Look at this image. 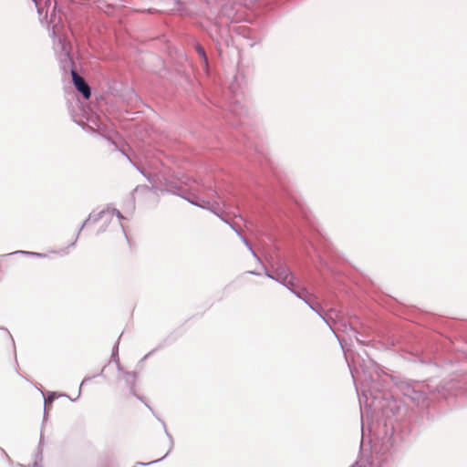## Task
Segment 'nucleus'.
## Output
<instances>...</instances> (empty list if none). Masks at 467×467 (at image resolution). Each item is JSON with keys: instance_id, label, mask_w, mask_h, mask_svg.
Here are the masks:
<instances>
[{"instance_id": "obj_12", "label": "nucleus", "mask_w": 467, "mask_h": 467, "mask_svg": "<svg viewBox=\"0 0 467 467\" xmlns=\"http://www.w3.org/2000/svg\"><path fill=\"white\" fill-rule=\"evenodd\" d=\"M16 254H23V255H26V256L36 257V258H46V257H47V254L17 250V251H15V252H12V253H9V254H1L0 255V259L3 258V257H5V256H12V255H16Z\"/></svg>"}, {"instance_id": "obj_18", "label": "nucleus", "mask_w": 467, "mask_h": 467, "mask_svg": "<svg viewBox=\"0 0 467 467\" xmlns=\"http://www.w3.org/2000/svg\"><path fill=\"white\" fill-rule=\"evenodd\" d=\"M231 110L233 112L238 114L240 116V118H242L243 115H246L247 114V110L242 105H236Z\"/></svg>"}, {"instance_id": "obj_20", "label": "nucleus", "mask_w": 467, "mask_h": 467, "mask_svg": "<svg viewBox=\"0 0 467 467\" xmlns=\"http://www.w3.org/2000/svg\"><path fill=\"white\" fill-rule=\"evenodd\" d=\"M57 399V394L55 392H48L47 397H45V407L51 404Z\"/></svg>"}, {"instance_id": "obj_21", "label": "nucleus", "mask_w": 467, "mask_h": 467, "mask_svg": "<svg viewBox=\"0 0 467 467\" xmlns=\"http://www.w3.org/2000/svg\"><path fill=\"white\" fill-rule=\"evenodd\" d=\"M240 238L242 239V241L244 242V244H245V246L248 247V249L251 251L252 254L254 255V257H255L258 261L260 260L259 257L257 256V254L254 253V251L253 250L250 243L247 241V239L241 235Z\"/></svg>"}, {"instance_id": "obj_35", "label": "nucleus", "mask_w": 467, "mask_h": 467, "mask_svg": "<svg viewBox=\"0 0 467 467\" xmlns=\"http://www.w3.org/2000/svg\"><path fill=\"white\" fill-rule=\"evenodd\" d=\"M291 293L294 294L297 298L300 297L299 289H293Z\"/></svg>"}, {"instance_id": "obj_16", "label": "nucleus", "mask_w": 467, "mask_h": 467, "mask_svg": "<svg viewBox=\"0 0 467 467\" xmlns=\"http://www.w3.org/2000/svg\"><path fill=\"white\" fill-rule=\"evenodd\" d=\"M299 294L302 301H304L306 304H309V300L311 299L310 294L307 292L306 288H299Z\"/></svg>"}, {"instance_id": "obj_30", "label": "nucleus", "mask_w": 467, "mask_h": 467, "mask_svg": "<svg viewBox=\"0 0 467 467\" xmlns=\"http://www.w3.org/2000/svg\"><path fill=\"white\" fill-rule=\"evenodd\" d=\"M113 361L116 363L118 370H119V371H120V372H122V373L125 375V373H126L127 371H124V370H123V368H122V367L120 366V364H119V359H115V360H113Z\"/></svg>"}, {"instance_id": "obj_3", "label": "nucleus", "mask_w": 467, "mask_h": 467, "mask_svg": "<svg viewBox=\"0 0 467 467\" xmlns=\"http://www.w3.org/2000/svg\"><path fill=\"white\" fill-rule=\"evenodd\" d=\"M352 363L359 366L366 380L374 381L376 377L379 376L378 364L368 357L365 358L360 354H358L357 357L352 358Z\"/></svg>"}, {"instance_id": "obj_38", "label": "nucleus", "mask_w": 467, "mask_h": 467, "mask_svg": "<svg viewBox=\"0 0 467 467\" xmlns=\"http://www.w3.org/2000/svg\"><path fill=\"white\" fill-rule=\"evenodd\" d=\"M249 275H260V273L256 272V271H248L247 272Z\"/></svg>"}, {"instance_id": "obj_33", "label": "nucleus", "mask_w": 467, "mask_h": 467, "mask_svg": "<svg viewBox=\"0 0 467 467\" xmlns=\"http://www.w3.org/2000/svg\"><path fill=\"white\" fill-rule=\"evenodd\" d=\"M109 223V222H107V221H106V224H105V225H102V226L99 228V232H98V234L106 231V229H107V225H108V223Z\"/></svg>"}, {"instance_id": "obj_32", "label": "nucleus", "mask_w": 467, "mask_h": 467, "mask_svg": "<svg viewBox=\"0 0 467 467\" xmlns=\"http://www.w3.org/2000/svg\"><path fill=\"white\" fill-rule=\"evenodd\" d=\"M232 228L233 230L239 235L241 236L242 235V233H241V230L239 228H235L234 225H232L231 223H227Z\"/></svg>"}, {"instance_id": "obj_13", "label": "nucleus", "mask_w": 467, "mask_h": 467, "mask_svg": "<svg viewBox=\"0 0 467 467\" xmlns=\"http://www.w3.org/2000/svg\"><path fill=\"white\" fill-rule=\"evenodd\" d=\"M44 444L43 435H40L39 443L37 447V451L35 454V461L32 464V467H41L43 462V449L42 446Z\"/></svg>"}, {"instance_id": "obj_27", "label": "nucleus", "mask_w": 467, "mask_h": 467, "mask_svg": "<svg viewBox=\"0 0 467 467\" xmlns=\"http://www.w3.org/2000/svg\"><path fill=\"white\" fill-rule=\"evenodd\" d=\"M379 467H391V464H389V460L387 458H382L379 460Z\"/></svg>"}, {"instance_id": "obj_4", "label": "nucleus", "mask_w": 467, "mask_h": 467, "mask_svg": "<svg viewBox=\"0 0 467 467\" xmlns=\"http://www.w3.org/2000/svg\"><path fill=\"white\" fill-rule=\"evenodd\" d=\"M108 213H109V209H107V210H101L100 212L97 213H90L88 215V217L80 224V226L78 227V231H77V234H76V237L74 239L73 242H71L67 247H65V248H62L58 253L61 254V255H67L68 254V248L69 247H74L78 237H79V234L81 233V231L84 229V227L86 225H88V223H98L99 220H101L102 218H104V216H106Z\"/></svg>"}, {"instance_id": "obj_28", "label": "nucleus", "mask_w": 467, "mask_h": 467, "mask_svg": "<svg viewBox=\"0 0 467 467\" xmlns=\"http://www.w3.org/2000/svg\"><path fill=\"white\" fill-rule=\"evenodd\" d=\"M73 121L77 123L78 125L81 126L82 129H85V122L81 119H77L76 117H73Z\"/></svg>"}, {"instance_id": "obj_25", "label": "nucleus", "mask_w": 467, "mask_h": 467, "mask_svg": "<svg viewBox=\"0 0 467 467\" xmlns=\"http://www.w3.org/2000/svg\"><path fill=\"white\" fill-rule=\"evenodd\" d=\"M264 268V274L266 277H268L269 279H272L274 280V275H275V269L271 272L269 271L265 266H263Z\"/></svg>"}, {"instance_id": "obj_44", "label": "nucleus", "mask_w": 467, "mask_h": 467, "mask_svg": "<svg viewBox=\"0 0 467 467\" xmlns=\"http://www.w3.org/2000/svg\"><path fill=\"white\" fill-rule=\"evenodd\" d=\"M329 328L332 330V333H335V330H333L332 326L330 325Z\"/></svg>"}, {"instance_id": "obj_7", "label": "nucleus", "mask_w": 467, "mask_h": 467, "mask_svg": "<svg viewBox=\"0 0 467 467\" xmlns=\"http://www.w3.org/2000/svg\"><path fill=\"white\" fill-rule=\"evenodd\" d=\"M59 62L60 67L65 73L70 72L72 75V70H77L75 68L74 60L65 44L62 45V53L59 56Z\"/></svg>"}, {"instance_id": "obj_9", "label": "nucleus", "mask_w": 467, "mask_h": 467, "mask_svg": "<svg viewBox=\"0 0 467 467\" xmlns=\"http://www.w3.org/2000/svg\"><path fill=\"white\" fill-rule=\"evenodd\" d=\"M173 1L180 16L192 17L195 14L192 5H189L182 0Z\"/></svg>"}, {"instance_id": "obj_37", "label": "nucleus", "mask_w": 467, "mask_h": 467, "mask_svg": "<svg viewBox=\"0 0 467 467\" xmlns=\"http://www.w3.org/2000/svg\"><path fill=\"white\" fill-rule=\"evenodd\" d=\"M90 379H91L90 377H88V378H85V379L82 380V382H81V384H80V387H79V391L81 390V387H82V385H83V384H85L87 381L90 380Z\"/></svg>"}, {"instance_id": "obj_41", "label": "nucleus", "mask_w": 467, "mask_h": 467, "mask_svg": "<svg viewBox=\"0 0 467 467\" xmlns=\"http://www.w3.org/2000/svg\"><path fill=\"white\" fill-rule=\"evenodd\" d=\"M119 226L121 227V229H122V231H123L124 234H125V237L127 238V234L125 233L124 226H123V224L121 223H119Z\"/></svg>"}, {"instance_id": "obj_8", "label": "nucleus", "mask_w": 467, "mask_h": 467, "mask_svg": "<svg viewBox=\"0 0 467 467\" xmlns=\"http://www.w3.org/2000/svg\"><path fill=\"white\" fill-rule=\"evenodd\" d=\"M292 276V271L286 265H279L275 268L274 281L282 285L286 283V279Z\"/></svg>"}, {"instance_id": "obj_19", "label": "nucleus", "mask_w": 467, "mask_h": 467, "mask_svg": "<svg viewBox=\"0 0 467 467\" xmlns=\"http://www.w3.org/2000/svg\"><path fill=\"white\" fill-rule=\"evenodd\" d=\"M282 285L287 288L290 292L291 290L296 289V285L294 283V275L292 274V276L286 279V283L282 284Z\"/></svg>"}, {"instance_id": "obj_6", "label": "nucleus", "mask_w": 467, "mask_h": 467, "mask_svg": "<svg viewBox=\"0 0 467 467\" xmlns=\"http://www.w3.org/2000/svg\"><path fill=\"white\" fill-rule=\"evenodd\" d=\"M145 405L152 412V414L156 417V419L161 423V425L163 427L164 433H165V435L167 436V438L169 439V441H170V448H169L168 451L161 458L154 460V461H151V462H137L138 465L148 466V465H151V464L157 463V462L162 461L163 459H165L169 455V453L171 451V450L173 449L174 441H173V438H172L171 434L168 431L165 422L160 417H158L155 414V412L153 411L152 408L149 404L145 403Z\"/></svg>"}, {"instance_id": "obj_43", "label": "nucleus", "mask_w": 467, "mask_h": 467, "mask_svg": "<svg viewBox=\"0 0 467 467\" xmlns=\"http://www.w3.org/2000/svg\"><path fill=\"white\" fill-rule=\"evenodd\" d=\"M350 467H358V462H356V463L352 464Z\"/></svg>"}, {"instance_id": "obj_15", "label": "nucleus", "mask_w": 467, "mask_h": 467, "mask_svg": "<svg viewBox=\"0 0 467 467\" xmlns=\"http://www.w3.org/2000/svg\"><path fill=\"white\" fill-rule=\"evenodd\" d=\"M196 52L201 57L202 62L205 64V67H208V57L205 52V49L202 47V46L199 43L195 45Z\"/></svg>"}, {"instance_id": "obj_34", "label": "nucleus", "mask_w": 467, "mask_h": 467, "mask_svg": "<svg viewBox=\"0 0 467 467\" xmlns=\"http://www.w3.org/2000/svg\"><path fill=\"white\" fill-rule=\"evenodd\" d=\"M2 329L6 332V334L8 335V337H10V339L12 341L13 346L15 347V341H14V338H13L12 335L10 334V332L6 328H2Z\"/></svg>"}, {"instance_id": "obj_1", "label": "nucleus", "mask_w": 467, "mask_h": 467, "mask_svg": "<svg viewBox=\"0 0 467 467\" xmlns=\"http://www.w3.org/2000/svg\"><path fill=\"white\" fill-rule=\"evenodd\" d=\"M416 406L420 409L419 415L417 416L414 423L419 427H425L427 423L434 421V415L429 410L430 399L428 394L422 390L415 388V393L408 397Z\"/></svg>"}, {"instance_id": "obj_29", "label": "nucleus", "mask_w": 467, "mask_h": 467, "mask_svg": "<svg viewBox=\"0 0 467 467\" xmlns=\"http://www.w3.org/2000/svg\"><path fill=\"white\" fill-rule=\"evenodd\" d=\"M113 361L116 363L118 370H119V371H120V372H122V373L125 375V373H126L127 371H124V370H123V368H122V367L120 366V364H119V359H115V360H113Z\"/></svg>"}, {"instance_id": "obj_14", "label": "nucleus", "mask_w": 467, "mask_h": 467, "mask_svg": "<svg viewBox=\"0 0 467 467\" xmlns=\"http://www.w3.org/2000/svg\"><path fill=\"white\" fill-rule=\"evenodd\" d=\"M314 312H316L326 323L328 327H330V322L328 319L321 312L320 305L314 301L312 298L309 300V304H306Z\"/></svg>"}, {"instance_id": "obj_2", "label": "nucleus", "mask_w": 467, "mask_h": 467, "mask_svg": "<svg viewBox=\"0 0 467 467\" xmlns=\"http://www.w3.org/2000/svg\"><path fill=\"white\" fill-rule=\"evenodd\" d=\"M161 191L180 196L181 198L187 201L191 204L200 207V208H202V209L210 210L214 214H216V213L210 208L209 202L204 201V200L199 201L198 197L195 194L189 192L185 189L179 187L177 184H175L173 182H169L167 184V187L165 189H161Z\"/></svg>"}, {"instance_id": "obj_5", "label": "nucleus", "mask_w": 467, "mask_h": 467, "mask_svg": "<svg viewBox=\"0 0 467 467\" xmlns=\"http://www.w3.org/2000/svg\"><path fill=\"white\" fill-rule=\"evenodd\" d=\"M72 82L75 88L79 92L84 99H88L91 96V88L85 78L81 77L77 70H72Z\"/></svg>"}, {"instance_id": "obj_22", "label": "nucleus", "mask_w": 467, "mask_h": 467, "mask_svg": "<svg viewBox=\"0 0 467 467\" xmlns=\"http://www.w3.org/2000/svg\"><path fill=\"white\" fill-rule=\"evenodd\" d=\"M240 238L242 239V241L244 242V244H245V246L248 247V249L251 251L252 254L254 255V257H255L258 261L260 260L259 257L257 256V254L254 253V251L253 250L250 243L247 241V239L241 235Z\"/></svg>"}, {"instance_id": "obj_42", "label": "nucleus", "mask_w": 467, "mask_h": 467, "mask_svg": "<svg viewBox=\"0 0 467 467\" xmlns=\"http://www.w3.org/2000/svg\"><path fill=\"white\" fill-rule=\"evenodd\" d=\"M123 155H125L127 157V159L131 162V160L130 158V156H128L124 150L121 151Z\"/></svg>"}, {"instance_id": "obj_46", "label": "nucleus", "mask_w": 467, "mask_h": 467, "mask_svg": "<svg viewBox=\"0 0 467 467\" xmlns=\"http://www.w3.org/2000/svg\"><path fill=\"white\" fill-rule=\"evenodd\" d=\"M89 129L94 131V128L92 126H89Z\"/></svg>"}, {"instance_id": "obj_39", "label": "nucleus", "mask_w": 467, "mask_h": 467, "mask_svg": "<svg viewBox=\"0 0 467 467\" xmlns=\"http://www.w3.org/2000/svg\"><path fill=\"white\" fill-rule=\"evenodd\" d=\"M292 204L295 207V209H301L297 202L295 201Z\"/></svg>"}, {"instance_id": "obj_24", "label": "nucleus", "mask_w": 467, "mask_h": 467, "mask_svg": "<svg viewBox=\"0 0 467 467\" xmlns=\"http://www.w3.org/2000/svg\"><path fill=\"white\" fill-rule=\"evenodd\" d=\"M349 329L354 333V336H355V338H356L357 342L358 344L362 345V346H365L366 344H365L364 340H362V338L358 337V333L356 331V329L354 327H349Z\"/></svg>"}, {"instance_id": "obj_11", "label": "nucleus", "mask_w": 467, "mask_h": 467, "mask_svg": "<svg viewBox=\"0 0 467 467\" xmlns=\"http://www.w3.org/2000/svg\"><path fill=\"white\" fill-rule=\"evenodd\" d=\"M125 375L127 377H130L131 378V379H126V384L130 388V393L133 394L135 397H137L139 400L143 401L142 398L136 393V383H135V380H136L138 373L135 372V371H133V372H126Z\"/></svg>"}, {"instance_id": "obj_10", "label": "nucleus", "mask_w": 467, "mask_h": 467, "mask_svg": "<svg viewBox=\"0 0 467 467\" xmlns=\"http://www.w3.org/2000/svg\"><path fill=\"white\" fill-rule=\"evenodd\" d=\"M396 388L405 397L415 393V386L407 380H399L395 383Z\"/></svg>"}, {"instance_id": "obj_23", "label": "nucleus", "mask_w": 467, "mask_h": 467, "mask_svg": "<svg viewBox=\"0 0 467 467\" xmlns=\"http://www.w3.org/2000/svg\"><path fill=\"white\" fill-rule=\"evenodd\" d=\"M119 341L118 339L116 344L114 345V347L112 348L111 358L113 360L119 359Z\"/></svg>"}, {"instance_id": "obj_17", "label": "nucleus", "mask_w": 467, "mask_h": 467, "mask_svg": "<svg viewBox=\"0 0 467 467\" xmlns=\"http://www.w3.org/2000/svg\"><path fill=\"white\" fill-rule=\"evenodd\" d=\"M113 214H115L118 217L119 220L125 219L123 214L118 209L113 208V209L109 210V213L107 214V215H109V218L107 219V222H110Z\"/></svg>"}, {"instance_id": "obj_40", "label": "nucleus", "mask_w": 467, "mask_h": 467, "mask_svg": "<svg viewBox=\"0 0 467 467\" xmlns=\"http://www.w3.org/2000/svg\"><path fill=\"white\" fill-rule=\"evenodd\" d=\"M347 361H348V360L347 359ZM348 366L349 367V369H350V372H351L352 378L354 379L353 370H352V368H351V365H350V363H349V362H348Z\"/></svg>"}, {"instance_id": "obj_31", "label": "nucleus", "mask_w": 467, "mask_h": 467, "mask_svg": "<svg viewBox=\"0 0 467 467\" xmlns=\"http://www.w3.org/2000/svg\"><path fill=\"white\" fill-rule=\"evenodd\" d=\"M156 349H152L151 351H150L149 353H147L141 359H140V363L146 361V359L155 351Z\"/></svg>"}, {"instance_id": "obj_26", "label": "nucleus", "mask_w": 467, "mask_h": 467, "mask_svg": "<svg viewBox=\"0 0 467 467\" xmlns=\"http://www.w3.org/2000/svg\"><path fill=\"white\" fill-rule=\"evenodd\" d=\"M136 169L150 182H152V176L150 174H146L142 170H140L135 163H132Z\"/></svg>"}, {"instance_id": "obj_36", "label": "nucleus", "mask_w": 467, "mask_h": 467, "mask_svg": "<svg viewBox=\"0 0 467 467\" xmlns=\"http://www.w3.org/2000/svg\"><path fill=\"white\" fill-rule=\"evenodd\" d=\"M96 119V118L91 117V118H88V119H87V120H88V122H92V123H94V124L99 128V126L97 125V121H96V119Z\"/></svg>"}, {"instance_id": "obj_45", "label": "nucleus", "mask_w": 467, "mask_h": 467, "mask_svg": "<svg viewBox=\"0 0 467 467\" xmlns=\"http://www.w3.org/2000/svg\"><path fill=\"white\" fill-rule=\"evenodd\" d=\"M363 398H365L366 400L368 399V397L365 393L363 394Z\"/></svg>"}]
</instances>
